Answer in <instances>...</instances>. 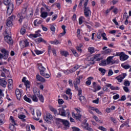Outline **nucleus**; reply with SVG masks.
Returning <instances> with one entry per match:
<instances>
[{
	"label": "nucleus",
	"instance_id": "680f3d73",
	"mask_svg": "<svg viewBox=\"0 0 131 131\" xmlns=\"http://www.w3.org/2000/svg\"><path fill=\"white\" fill-rule=\"evenodd\" d=\"M22 2H23V0H16V4L17 6H20L22 4Z\"/></svg>",
	"mask_w": 131,
	"mask_h": 131
},
{
	"label": "nucleus",
	"instance_id": "c756f323",
	"mask_svg": "<svg viewBox=\"0 0 131 131\" xmlns=\"http://www.w3.org/2000/svg\"><path fill=\"white\" fill-rule=\"evenodd\" d=\"M6 24L8 27H11V26H13V21L9 19H7L6 22Z\"/></svg>",
	"mask_w": 131,
	"mask_h": 131
},
{
	"label": "nucleus",
	"instance_id": "9b49d317",
	"mask_svg": "<svg viewBox=\"0 0 131 131\" xmlns=\"http://www.w3.org/2000/svg\"><path fill=\"white\" fill-rule=\"evenodd\" d=\"M88 123H86V122L81 124V126L83 127L84 129H86V130H89V131H94L93 128L90 127Z\"/></svg>",
	"mask_w": 131,
	"mask_h": 131
},
{
	"label": "nucleus",
	"instance_id": "7c9ffc66",
	"mask_svg": "<svg viewBox=\"0 0 131 131\" xmlns=\"http://www.w3.org/2000/svg\"><path fill=\"white\" fill-rule=\"evenodd\" d=\"M48 16V13L47 12L43 11V12L41 13L40 17L41 18H43L44 19L47 18Z\"/></svg>",
	"mask_w": 131,
	"mask_h": 131
},
{
	"label": "nucleus",
	"instance_id": "2eb2a0df",
	"mask_svg": "<svg viewBox=\"0 0 131 131\" xmlns=\"http://www.w3.org/2000/svg\"><path fill=\"white\" fill-rule=\"evenodd\" d=\"M128 58H129V57L127 55L124 54L123 52H121L120 57L121 61H125V60H127Z\"/></svg>",
	"mask_w": 131,
	"mask_h": 131
},
{
	"label": "nucleus",
	"instance_id": "052dcab7",
	"mask_svg": "<svg viewBox=\"0 0 131 131\" xmlns=\"http://www.w3.org/2000/svg\"><path fill=\"white\" fill-rule=\"evenodd\" d=\"M126 100V97H125V95H123L121 97V99H119V101H125Z\"/></svg>",
	"mask_w": 131,
	"mask_h": 131
},
{
	"label": "nucleus",
	"instance_id": "20e7f679",
	"mask_svg": "<svg viewBox=\"0 0 131 131\" xmlns=\"http://www.w3.org/2000/svg\"><path fill=\"white\" fill-rule=\"evenodd\" d=\"M38 69L40 70V74L45 78H50V75L46 73V68L42 66V64H38Z\"/></svg>",
	"mask_w": 131,
	"mask_h": 131
},
{
	"label": "nucleus",
	"instance_id": "bf43d9fd",
	"mask_svg": "<svg viewBox=\"0 0 131 131\" xmlns=\"http://www.w3.org/2000/svg\"><path fill=\"white\" fill-rule=\"evenodd\" d=\"M112 52V50L111 49H107L105 51V54H110Z\"/></svg>",
	"mask_w": 131,
	"mask_h": 131
},
{
	"label": "nucleus",
	"instance_id": "338daca9",
	"mask_svg": "<svg viewBox=\"0 0 131 131\" xmlns=\"http://www.w3.org/2000/svg\"><path fill=\"white\" fill-rule=\"evenodd\" d=\"M95 112H96V113H97L98 114H100V115H102V112H101V111H100V110H99V109L98 108H96L95 110Z\"/></svg>",
	"mask_w": 131,
	"mask_h": 131
},
{
	"label": "nucleus",
	"instance_id": "0e129e2a",
	"mask_svg": "<svg viewBox=\"0 0 131 131\" xmlns=\"http://www.w3.org/2000/svg\"><path fill=\"white\" fill-rule=\"evenodd\" d=\"M63 73H64V74H67V75L70 74V73H71L70 72V70L69 71L68 70H63Z\"/></svg>",
	"mask_w": 131,
	"mask_h": 131
},
{
	"label": "nucleus",
	"instance_id": "39448f33",
	"mask_svg": "<svg viewBox=\"0 0 131 131\" xmlns=\"http://www.w3.org/2000/svg\"><path fill=\"white\" fill-rule=\"evenodd\" d=\"M88 6V0L85 1L84 4V15L86 18L90 17L92 15V12H91V9L89 7H86Z\"/></svg>",
	"mask_w": 131,
	"mask_h": 131
},
{
	"label": "nucleus",
	"instance_id": "603ef678",
	"mask_svg": "<svg viewBox=\"0 0 131 131\" xmlns=\"http://www.w3.org/2000/svg\"><path fill=\"white\" fill-rule=\"evenodd\" d=\"M58 102L59 105H62V104H64V100H63V99H59Z\"/></svg>",
	"mask_w": 131,
	"mask_h": 131
},
{
	"label": "nucleus",
	"instance_id": "f257e3e1",
	"mask_svg": "<svg viewBox=\"0 0 131 131\" xmlns=\"http://www.w3.org/2000/svg\"><path fill=\"white\" fill-rule=\"evenodd\" d=\"M4 4L5 6H8L7 14L8 16H10V15L13 13V10H14V4H13V3H11V0H4Z\"/></svg>",
	"mask_w": 131,
	"mask_h": 131
},
{
	"label": "nucleus",
	"instance_id": "6ab92c4d",
	"mask_svg": "<svg viewBox=\"0 0 131 131\" xmlns=\"http://www.w3.org/2000/svg\"><path fill=\"white\" fill-rule=\"evenodd\" d=\"M15 95L17 97V99L20 100L21 99V92L18 89L15 90Z\"/></svg>",
	"mask_w": 131,
	"mask_h": 131
},
{
	"label": "nucleus",
	"instance_id": "f704fd0d",
	"mask_svg": "<svg viewBox=\"0 0 131 131\" xmlns=\"http://www.w3.org/2000/svg\"><path fill=\"white\" fill-rule=\"evenodd\" d=\"M37 95H33L32 97V99L33 102H38V98L36 97Z\"/></svg>",
	"mask_w": 131,
	"mask_h": 131
},
{
	"label": "nucleus",
	"instance_id": "13d9d810",
	"mask_svg": "<svg viewBox=\"0 0 131 131\" xmlns=\"http://www.w3.org/2000/svg\"><path fill=\"white\" fill-rule=\"evenodd\" d=\"M30 15H29V17H30V18H32V16H33V12H32V11H33V9H32V8H31L30 9Z\"/></svg>",
	"mask_w": 131,
	"mask_h": 131
},
{
	"label": "nucleus",
	"instance_id": "c03bdc74",
	"mask_svg": "<svg viewBox=\"0 0 131 131\" xmlns=\"http://www.w3.org/2000/svg\"><path fill=\"white\" fill-rule=\"evenodd\" d=\"M88 51L90 53H91V54L95 53V49L93 48V47H89L88 48Z\"/></svg>",
	"mask_w": 131,
	"mask_h": 131
},
{
	"label": "nucleus",
	"instance_id": "b1692460",
	"mask_svg": "<svg viewBox=\"0 0 131 131\" xmlns=\"http://www.w3.org/2000/svg\"><path fill=\"white\" fill-rule=\"evenodd\" d=\"M59 115H61V116H66V114L65 113V111L63 108H59L58 109Z\"/></svg>",
	"mask_w": 131,
	"mask_h": 131
},
{
	"label": "nucleus",
	"instance_id": "4d7b16f0",
	"mask_svg": "<svg viewBox=\"0 0 131 131\" xmlns=\"http://www.w3.org/2000/svg\"><path fill=\"white\" fill-rule=\"evenodd\" d=\"M99 129H100V130H102V131H106L107 130V129L105 127H104L103 126H99L98 127Z\"/></svg>",
	"mask_w": 131,
	"mask_h": 131
},
{
	"label": "nucleus",
	"instance_id": "423d86ee",
	"mask_svg": "<svg viewBox=\"0 0 131 131\" xmlns=\"http://www.w3.org/2000/svg\"><path fill=\"white\" fill-rule=\"evenodd\" d=\"M113 58H114V56H109L107 57L106 59L107 64L109 65V64H111L112 65H113V64L115 63H118L119 62V60H113Z\"/></svg>",
	"mask_w": 131,
	"mask_h": 131
},
{
	"label": "nucleus",
	"instance_id": "de8ad7c7",
	"mask_svg": "<svg viewBox=\"0 0 131 131\" xmlns=\"http://www.w3.org/2000/svg\"><path fill=\"white\" fill-rule=\"evenodd\" d=\"M50 30H51V31H52L53 32H55V31H56V28H55V27L53 25H50Z\"/></svg>",
	"mask_w": 131,
	"mask_h": 131
},
{
	"label": "nucleus",
	"instance_id": "3c124183",
	"mask_svg": "<svg viewBox=\"0 0 131 131\" xmlns=\"http://www.w3.org/2000/svg\"><path fill=\"white\" fill-rule=\"evenodd\" d=\"M84 2H85V0H80V3H79V5H78V7L79 8H81V6H82V3H83L84 5Z\"/></svg>",
	"mask_w": 131,
	"mask_h": 131
},
{
	"label": "nucleus",
	"instance_id": "6e6d98bb",
	"mask_svg": "<svg viewBox=\"0 0 131 131\" xmlns=\"http://www.w3.org/2000/svg\"><path fill=\"white\" fill-rule=\"evenodd\" d=\"M107 75H108V76H112V75H113V71H112V70H110L108 71Z\"/></svg>",
	"mask_w": 131,
	"mask_h": 131
},
{
	"label": "nucleus",
	"instance_id": "864d4df0",
	"mask_svg": "<svg viewBox=\"0 0 131 131\" xmlns=\"http://www.w3.org/2000/svg\"><path fill=\"white\" fill-rule=\"evenodd\" d=\"M26 32V30L25 28H21L20 30V33L21 34H25V33Z\"/></svg>",
	"mask_w": 131,
	"mask_h": 131
},
{
	"label": "nucleus",
	"instance_id": "2f4dec72",
	"mask_svg": "<svg viewBox=\"0 0 131 131\" xmlns=\"http://www.w3.org/2000/svg\"><path fill=\"white\" fill-rule=\"evenodd\" d=\"M0 120L2 123H5V122H6V120H5V115L2 114L0 115Z\"/></svg>",
	"mask_w": 131,
	"mask_h": 131
},
{
	"label": "nucleus",
	"instance_id": "f03ea898",
	"mask_svg": "<svg viewBox=\"0 0 131 131\" xmlns=\"http://www.w3.org/2000/svg\"><path fill=\"white\" fill-rule=\"evenodd\" d=\"M26 16H27V7L21 9L20 13H18L17 15L19 23H22V21H23L24 19L26 18Z\"/></svg>",
	"mask_w": 131,
	"mask_h": 131
},
{
	"label": "nucleus",
	"instance_id": "9d476101",
	"mask_svg": "<svg viewBox=\"0 0 131 131\" xmlns=\"http://www.w3.org/2000/svg\"><path fill=\"white\" fill-rule=\"evenodd\" d=\"M44 119L46 122H51V121L53 119V116L49 113L46 114V117H44Z\"/></svg>",
	"mask_w": 131,
	"mask_h": 131
},
{
	"label": "nucleus",
	"instance_id": "e433bc0d",
	"mask_svg": "<svg viewBox=\"0 0 131 131\" xmlns=\"http://www.w3.org/2000/svg\"><path fill=\"white\" fill-rule=\"evenodd\" d=\"M9 128L12 131H16V127H15V125L13 124H10Z\"/></svg>",
	"mask_w": 131,
	"mask_h": 131
},
{
	"label": "nucleus",
	"instance_id": "ddd939ff",
	"mask_svg": "<svg viewBox=\"0 0 131 131\" xmlns=\"http://www.w3.org/2000/svg\"><path fill=\"white\" fill-rule=\"evenodd\" d=\"M22 82H24L25 85L27 89H29L30 88V82L28 80H26V77H24L22 79Z\"/></svg>",
	"mask_w": 131,
	"mask_h": 131
},
{
	"label": "nucleus",
	"instance_id": "79ce46f5",
	"mask_svg": "<svg viewBox=\"0 0 131 131\" xmlns=\"http://www.w3.org/2000/svg\"><path fill=\"white\" fill-rule=\"evenodd\" d=\"M8 19L13 22V21L16 19V16L14 15H12L11 16L9 17Z\"/></svg>",
	"mask_w": 131,
	"mask_h": 131
},
{
	"label": "nucleus",
	"instance_id": "f3484780",
	"mask_svg": "<svg viewBox=\"0 0 131 131\" xmlns=\"http://www.w3.org/2000/svg\"><path fill=\"white\" fill-rule=\"evenodd\" d=\"M58 121H60L65 126H69V122L66 120H63L62 119H57Z\"/></svg>",
	"mask_w": 131,
	"mask_h": 131
},
{
	"label": "nucleus",
	"instance_id": "7ed1b4c3",
	"mask_svg": "<svg viewBox=\"0 0 131 131\" xmlns=\"http://www.w3.org/2000/svg\"><path fill=\"white\" fill-rule=\"evenodd\" d=\"M74 86L75 89L78 92V95L79 96L81 95L82 94V90L81 88H78V84H80V77L79 76L76 79V81L73 82Z\"/></svg>",
	"mask_w": 131,
	"mask_h": 131
},
{
	"label": "nucleus",
	"instance_id": "5701e85b",
	"mask_svg": "<svg viewBox=\"0 0 131 131\" xmlns=\"http://www.w3.org/2000/svg\"><path fill=\"white\" fill-rule=\"evenodd\" d=\"M79 99L80 100V102L84 105V104L86 103V99H85V97L83 96H80Z\"/></svg>",
	"mask_w": 131,
	"mask_h": 131
},
{
	"label": "nucleus",
	"instance_id": "ea45409f",
	"mask_svg": "<svg viewBox=\"0 0 131 131\" xmlns=\"http://www.w3.org/2000/svg\"><path fill=\"white\" fill-rule=\"evenodd\" d=\"M24 99L26 102H28V103H31V99H30L29 98L27 97V96L26 95H25L24 97Z\"/></svg>",
	"mask_w": 131,
	"mask_h": 131
},
{
	"label": "nucleus",
	"instance_id": "cd10ccee",
	"mask_svg": "<svg viewBox=\"0 0 131 131\" xmlns=\"http://www.w3.org/2000/svg\"><path fill=\"white\" fill-rule=\"evenodd\" d=\"M92 79H94V77H89L88 78V81L85 82L86 85H91V83L92 82L91 81Z\"/></svg>",
	"mask_w": 131,
	"mask_h": 131
},
{
	"label": "nucleus",
	"instance_id": "c85d7f7f",
	"mask_svg": "<svg viewBox=\"0 0 131 131\" xmlns=\"http://www.w3.org/2000/svg\"><path fill=\"white\" fill-rule=\"evenodd\" d=\"M30 36H31V37H34V38H36V37H39L41 36V34L38 33H36V32H35V34H30Z\"/></svg>",
	"mask_w": 131,
	"mask_h": 131
},
{
	"label": "nucleus",
	"instance_id": "0eeeda50",
	"mask_svg": "<svg viewBox=\"0 0 131 131\" xmlns=\"http://www.w3.org/2000/svg\"><path fill=\"white\" fill-rule=\"evenodd\" d=\"M19 45L21 49H24V48H27V47H29V42H28L27 40H23L19 42Z\"/></svg>",
	"mask_w": 131,
	"mask_h": 131
},
{
	"label": "nucleus",
	"instance_id": "bb28decb",
	"mask_svg": "<svg viewBox=\"0 0 131 131\" xmlns=\"http://www.w3.org/2000/svg\"><path fill=\"white\" fill-rule=\"evenodd\" d=\"M42 23V20L39 19H36L34 21V26H38V25H39V24H41Z\"/></svg>",
	"mask_w": 131,
	"mask_h": 131
},
{
	"label": "nucleus",
	"instance_id": "a211bd4d",
	"mask_svg": "<svg viewBox=\"0 0 131 131\" xmlns=\"http://www.w3.org/2000/svg\"><path fill=\"white\" fill-rule=\"evenodd\" d=\"M0 85L3 88H6V85H7V81H6L5 78L2 79L0 78Z\"/></svg>",
	"mask_w": 131,
	"mask_h": 131
},
{
	"label": "nucleus",
	"instance_id": "1a4fd4ad",
	"mask_svg": "<svg viewBox=\"0 0 131 131\" xmlns=\"http://www.w3.org/2000/svg\"><path fill=\"white\" fill-rule=\"evenodd\" d=\"M126 76V73H123L120 75L118 76L115 78V79H117L119 82H122L123 79L125 78Z\"/></svg>",
	"mask_w": 131,
	"mask_h": 131
},
{
	"label": "nucleus",
	"instance_id": "4468645a",
	"mask_svg": "<svg viewBox=\"0 0 131 131\" xmlns=\"http://www.w3.org/2000/svg\"><path fill=\"white\" fill-rule=\"evenodd\" d=\"M2 53L4 54L3 58L4 60H7L8 57H9V52L6 50V49H2L1 50Z\"/></svg>",
	"mask_w": 131,
	"mask_h": 131
},
{
	"label": "nucleus",
	"instance_id": "49530a36",
	"mask_svg": "<svg viewBox=\"0 0 131 131\" xmlns=\"http://www.w3.org/2000/svg\"><path fill=\"white\" fill-rule=\"evenodd\" d=\"M99 71L101 72V73L103 75L106 73V70H105V69L100 68H99Z\"/></svg>",
	"mask_w": 131,
	"mask_h": 131
},
{
	"label": "nucleus",
	"instance_id": "aec40b11",
	"mask_svg": "<svg viewBox=\"0 0 131 131\" xmlns=\"http://www.w3.org/2000/svg\"><path fill=\"white\" fill-rule=\"evenodd\" d=\"M33 92L34 95H37V96L40 94V91L37 88L35 87L33 89Z\"/></svg>",
	"mask_w": 131,
	"mask_h": 131
},
{
	"label": "nucleus",
	"instance_id": "c9c22d12",
	"mask_svg": "<svg viewBox=\"0 0 131 131\" xmlns=\"http://www.w3.org/2000/svg\"><path fill=\"white\" fill-rule=\"evenodd\" d=\"M60 54L61 55H62V56H64V57H67V56H68V55H69V54H68V52L67 51H60Z\"/></svg>",
	"mask_w": 131,
	"mask_h": 131
},
{
	"label": "nucleus",
	"instance_id": "4c0bfd02",
	"mask_svg": "<svg viewBox=\"0 0 131 131\" xmlns=\"http://www.w3.org/2000/svg\"><path fill=\"white\" fill-rule=\"evenodd\" d=\"M50 42L51 45H59L60 42L58 40H55L54 41H50Z\"/></svg>",
	"mask_w": 131,
	"mask_h": 131
},
{
	"label": "nucleus",
	"instance_id": "6e6552de",
	"mask_svg": "<svg viewBox=\"0 0 131 131\" xmlns=\"http://www.w3.org/2000/svg\"><path fill=\"white\" fill-rule=\"evenodd\" d=\"M103 37V39L104 40H107L108 38L106 37V33H101V32H98L97 34V37L98 39H100L101 37Z\"/></svg>",
	"mask_w": 131,
	"mask_h": 131
},
{
	"label": "nucleus",
	"instance_id": "69168bd1",
	"mask_svg": "<svg viewBox=\"0 0 131 131\" xmlns=\"http://www.w3.org/2000/svg\"><path fill=\"white\" fill-rule=\"evenodd\" d=\"M113 98L114 100H117V99H119V95L117 94L116 95H114Z\"/></svg>",
	"mask_w": 131,
	"mask_h": 131
},
{
	"label": "nucleus",
	"instance_id": "8fccbe9b",
	"mask_svg": "<svg viewBox=\"0 0 131 131\" xmlns=\"http://www.w3.org/2000/svg\"><path fill=\"white\" fill-rule=\"evenodd\" d=\"M35 54H36V55H40V54L43 53V51H40L39 50H36V51H35Z\"/></svg>",
	"mask_w": 131,
	"mask_h": 131
},
{
	"label": "nucleus",
	"instance_id": "a19ab883",
	"mask_svg": "<svg viewBox=\"0 0 131 131\" xmlns=\"http://www.w3.org/2000/svg\"><path fill=\"white\" fill-rule=\"evenodd\" d=\"M26 118V116H25V115H20L18 116V118H19V119H21L23 121H25V119L24 118Z\"/></svg>",
	"mask_w": 131,
	"mask_h": 131
},
{
	"label": "nucleus",
	"instance_id": "f8f14e48",
	"mask_svg": "<svg viewBox=\"0 0 131 131\" xmlns=\"http://www.w3.org/2000/svg\"><path fill=\"white\" fill-rule=\"evenodd\" d=\"M4 39L5 40V41H6V42H7V43H8L9 45H13V39H12V37H11V36H6V37H5Z\"/></svg>",
	"mask_w": 131,
	"mask_h": 131
},
{
	"label": "nucleus",
	"instance_id": "37998d69",
	"mask_svg": "<svg viewBox=\"0 0 131 131\" xmlns=\"http://www.w3.org/2000/svg\"><path fill=\"white\" fill-rule=\"evenodd\" d=\"M124 85H125V86H129V85H130V83L129 82V81L125 80L124 82Z\"/></svg>",
	"mask_w": 131,
	"mask_h": 131
},
{
	"label": "nucleus",
	"instance_id": "a878e982",
	"mask_svg": "<svg viewBox=\"0 0 131 131\" xmlns=\"http://www.w3.org/2000/svg\"><path fill=\"white\" fill-rule=\"evenodd\" d=\"M88 59H90V60H88V61H89V62L88 64V66H90V65H93V64H95V62L94 61V58H91V57L89 56L87 58V60Z\"/></svg>",
	"mask_w": 131,
	"mask_h": 131
},
{
	"label": "nucleus",
	"instance_id": "dca6fc26",
	"mask_svg": "<svg viewBox=\"0 0 131 131\" xmlns=\"http://www.w3.org/2000/svg\"><path fill=\"white\" fill-rule=\"evenodd\" d=\"M36 78L38 81L40 82H46V79L41 77L39 74H37L36 76Z\"/></svg>",
	"mask_w": 131,
	"mask_h": 131
},
{
	"label": "nucleus",
	"instance_id": "4be33fe9",
	"mask_svg": "<svg viewBox=\"0 0 131 131\" xmlns=\"http://www.w3.org/2000/svg\"><path fill=\"white\" fill-rule=\"evenodd\" d=\"M72 116L77 120H80V119H81V115L75 114L74 113H72Z\"/></svg>",
	"mask_w": 131,
	"mask_h": 131
},
{
	"label": "nucleus",
	"instance_id": "e2e57ef3",
	"mask_svg": "<svg viewBox=\"0 0 131 131\" xmlns=\"http://www.w3.org/2000/svg\"><path fill=\"white\" fill-rule=\"evenodd\" d=\"M123 90L126 93H128V92H129V89H128V88H127V86H124Z\"/></svg>",
	"mask_w": 131,
	"mask_h": 131
},
{
	"label": "nucleus",
	"instance_id": "412c9836",
	"mask_svg": "<svg viewBox=\"0 0 131 131\" xmlns=\"http://www.w3.org/2000/svg\"><path fill=\"white\" fill-rule=\"evenodd\" d=\"M36 42H37V43H40V42H43L44 43H47V41L46 40L43 39L42 37H39L37 39H35Z\"/></svg>",
	"mask_w": 131,
	"mask_h": 131
},
{
	"label": "nucleus",
	"instance_id": "473e14b6",
	"mask_svg": "<svg viewBox=\"0 0 131 131\" xmlns=\"http://www.w3.org/2000/svg\"><path fill=\"white\" fill-rule=\"evenodd\" d=\"M8 83L9 89H12V88H13V80L12 79H9L8 80Z\"/></svg>",
	"mask_w": 131,
	"mask_h": 131
},
{
	"label": "nucleus",
	"instance_id": "393cba45",
	"mask_svg": "<svg viewBox=\"0 0 131 131\" xmlns=\"http://www.w3.org/2000/svg\"><path fill=\"white\" fill-rule=\"evenodd\" d=\"M36 114L38 118L34 117V119L35 120H36L37 121H38V120H39V118L38 117H40V116H41V113L39 110H37Z\"/></svg>",
	"mask_w": 131,
	"mask_h": 131
},
{
	"label": "nucleus",
	"instance_id": "5fc2aeb1",
	"mask_svg": "<svg viewBox=\"0 0 131 131\" xmlns=\"http://www.w3.org/2000/svg\"><path fill=\"white\" fill-rule=\"evenodd\" d=\"M123 19H128V16L127 15V13L125 12L124 13L123 16Z\"/></svg>",
	"mask_w": 131,
	"mask_h": 131
},
{
	"label": "nucleus",
	"instance_id": "58836bf2",
	"mask_svg": "<svg viewBox=\"0 0 131 131\" xmlns=\"http://www.w3.org/2000/svg\"><path fill=\"white\" fill-rule=\"evenodd\" d=\"M121 66L124 69H129V68H130V66L129 64L124 65V64L122 63Z\"/></svg>",
	"mask_w": 131,
	"mask_h": 131
},
{
	"label": "nucleus",
	"instance_id": "72a5a7b5",
	"mask_svg": "<svg viewBox=\"0 0 131 131\" xmlns=\"http://www.w3.org/2000/svg\"><path fill=\"white\" fill-rule=\"evenodd\" d=\"M37 97H38L40 102H41L42 103H43V101L45 99L43 98V96H42V95L39 94L38 96H37Z\"/></svg>",
	"mask_w": 131,
	"mask_h": 131
},
{
	"label": "nucleus",
	"instance_id": "774afa93",
	"mask_svg": "<svg viewBox=\"0 0 131 131\" xmlns=\"http://www.w3.org/2000/svg\"><path fill=\"white\" fill-rule=\"evenodd\" d=\"M93 103H94L95 104H99V98L93 100Z\"/></svg>",
	"mask_w": 131,
	"mask_h": 131
},
{
	"label": "nucleus",
	"instance_id": "a18cd8bd",
	"mask_svg": "<svg viewBox=\"0 0 131 131\" xmlns=\"http://www.w3.org/2000/svg\"><path fill=\"white\" fill-rule=\"evenodd\" d=\"M10 120H11V122L13 123L14 125H17V123H16L15 122V119H14L13 116H10Z\"/></svg>",
	"mask_w": 131,
	"mask_h": 131
},
{
	"label": "nucleus",
	"instance_id": "09e8293b",
	"mask_svg": "<svg viewBox=\"0 0 131 131\" xmlns=\"http://www.w3.org/2000/svg\"><path fill=\"white\" fill-rule=\"evenodd\" d=\"M84 19V17H83V16H81L79 18V24L80 25H81V24H82V19Z\"/></svg>",
	"mask_w": 131,
	"mask_h": 131
}]
</instances>
